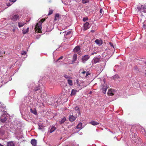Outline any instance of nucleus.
<instances>
[{
  "label": "nucleus",
  "mask_w": 146,
  "mask_h": 146,
  "mask_svg": "<svg viewBox=\"0 0 146 146\" xmlns=\"http://www.w3.org/2000/svg\"><path fill=\"white\" fill-rule=\"evenodd\" d=\"M49 131L50 132V133H52L53 131H54L56 129V127L53 126H50L49 128Z\"/></svg>",
  "instance_id": "nucleus-9"
},
{
  "label": "nucleus",
  "mask_w": 146,
  "mask_h": 146,
  "mask_svg": "<svg viewBox=\"0 0 146 146\" xmlns=\"http://www.w3.org/2000/svg\"><path fill=\"white\" fill-rule=\"evenodd\" d=\"M8 116L6 113H3L2 114L0 117V121L2 123L6 122L7 119H8Z\"/></svg>",
  "instance_id": "nucleus-2"
},
{
  "label": "nucleus",
  "mask_w": 146,
  "mask_h": 146,
  "mask_svg": "<svg viewBox=\"0 0 146 146\" xmlns=\"http://www.w3.org/2000/svg\"><path fill=\"white\" fill-rule=\"evenodd\" d=\"M134 70H135L136 71H138V69L137 66H135L133 67Z\"/></svg>",
  "instance_id": "nucleus-32"
},
{
  "label": "nucleus",
  "mask_w": 146,
  "mask_h": 146,
  "mask_svg": "<svg viewBox=\"0 0 146 146\" xmlns=\"http://www.w3.org/2000/svg\"><path fill=\"white\" fill-rule=\"evenodd\" d=\"M89 25V23L88 22H86L85 24H84V30L86 31L90 28Z\"/></svg>",
  "instance_id": "nucleus-8"
},
{
  "label": "nucleus",
  "mask_w": 146,
  "mask_h": 146,
  "mask_svg": "<svg viewBox=\"0 0 146 146\" xmlns=\"http://www.w3.org/2000/svg\"><path fill=\"white\" fill-rule=\"evenodd\" d=\"M89 58V56L87 55H85L82 56V60L83 61H87Z\"/></svg>",
  "instance_id": "nucleus-12"
},
{
  "label": "nucleus",
  "mask_w": 146,
  "mask_h": 146,
  "mask_svg": "<svg viewBox=\"0 0 146 146\" xmlns=\"http://www.w3.org/2000/svg\"><path fill=\"white\" fill-rule=\"evenodd\" d=\"M95 42L97 44L99 45H101L103 43V41L102 40H99L97 39L95 41Z\"/></svg>",
  "instance_id": "nucleus-10"
},
{
  "label": "nucleus",
  "mask_w": 146,
  "mask_h": 146,
  "mask_svg": "<svg viewBox=\"0 0 146 146\" xmlns=\"http://www.w3.org/2000/svg\"><path fill=\"white\" fill-rule=\"evenodd\" d=\"M86 75L85 76V77L87 76L88 75L90 74L89 73V72H86Z\"/></svg>",
  "instance_id": "nucleus-39"
},
{
  "label": "nucleus",
  "mask_w": 146,
  "mask_h": 146,
  "mask_svg": "<svg viewBox=\"0 0 146 146\" xmlns=\"http://www.w3.org/2000/svg\"><path fill=\"white\" fill-rule=\"evenodd\" d=\"M40 86H38L37 87H36L35 89H34L33 90L34 92H36V91L38 90H40Z\"/></svg>",
  "instance_id": "nucleus-27"
},
{
  "label": "nucleus",
  "mask_w": 146,
  "mask_h": 146,
  "mask_svg": "<svg viewBox=\"0 0 146 146\" xmlns=\"http://www.w3.org/2000/svg\"><path fill=\"white\" fill-rule=\"evenodd\" d=\"M59 19L58 18H56L55 17V18L54 19V22H56L57 20Z\"/></svg>",
  "instance_id": "nucleus-41"
},
{
  "label": "nucleus",
  "mask_w": 146,
  "mask_h": 146,
  "mask_svg": "<svg viewBox=\"0 0 146 146\" xmlns=\"http://www.w3.org/2000/svg\"><path fill=\"white\" fill-rule=\"evenodd\" d=\"M137 8L138 11H142V10H141L143 9L142 8V6H141V8L138 7H137Z\"/></svg>",
  "instance_id": "nucleus-33"
},
{
  "label": "nucleus",
  "mask_w": 146,
  "mask_h": 146,
  "mask_svg": "<svg viewBox=\"0 0 146 146\" xmlns=\"http://www.w3.org/2000/svg\"><path fill=\"white\" fill-rule=\"evenodd\" d=\"M6 129L7 127H6L5 126L2 127L0 129V135H3L4 134Z\"/></svg>",
  "instance_id": "nucleus-4"
},
{
  "label": "nucleus",
  "mask_w": 146,
  "mask_h": 146,
  "mask_svg": "<svg viewBox=\"0 0 146 146\" xmlns=\"http://www.w3.org/2000/svg\"><path fill=\"white\" fill-rule=\"evenodd\" d=\"M110 44V45L112 47H113V48H114V46H113V44L111 43V42H110L109 43Z\"/></svg>",
  "instance_id": "nucleus-46"
},
{
  "label": "nucleus",
  "mask_w": 146,
  "mask_h": 146,
  "mask_svg": "<svg viewBox=\"0 0 146 146\" xmlns=\"http://www.w3.org/2000/svg\"><path fill=\"white\" fill-rule=\"evenodd\" d=\"M20 17H21L18 15H13L11 16L10 18L12 20L16 21L19 19Z\"/></svg>",
  "instance_id": "nucleus-3"
},
{
  "label": "nucleus",
  "mask_w": 146,
  "mask_h": 146,
  "mask_svg": "<svg viewBox=\"0 0 146 146\" xmlns=\"http://www.w3.org/2000/svg\"><path fill=\"white\" fill-rule=\"evenodd\" d=\"M100 13H103V11L102 9V8H100Z\"/></svg>",
  "instance_id": "nucleus-40"
},
{
  "label": "nucleus",
  "mask_w": 146,
  "mask_h": 146,
  "mask_svg": "<svg viewBox=\"0 0 146 146\" xmlns=\"http://www.w3.org/2000/svg\"><path fill=\"white\" fill-rule=\"evenodd\" d=\"M76 116L74 117L73 115H70L69 117V120L71 122L73 121L76 120Z\"/></svg>",
  "instance_id": "nucleus-7"
},
{
  "label": "nucleus",
  "mask_w": 146,
  "mask_h": 146,
  "mask_svg": "<svg viewBox=\"0 0 146 146\" xmlns=\"http://www.w3.org/2000/svg\"><path fill=\"white\" fill-rule=\"evenodd\" d=\"M145 76L146 77V73H145Z\"/></svg>",
  "instance_id": "nucleus-53"
},
{
  "label": "nucleus",
  "mask_w": 146,
  "mask_h": 146,
  "mask_svg": "<svg viewBox=\"0 0 146 146\" xmlns=\"http://www.w3.org/2000/svg\"><path fill=\"white\" fill-rule=\"evenodd\" d=\"M100 61V59L98 57H95L94 58L92 62L94 64H96Z\"/></svg>",
  "instance_id": "nucleus-11"
},
{
  "label": "nucleus",
  "mask_w": 146,
  "mask_h": 146,
  "mask_svg": "<svg viewBox=\"0 0 146 146\" xmlns=\"http://www.w3.org/2000/svg\"><path fill=\"white\" fill-rule=\"evenodd\" d=\"M45 19H42L36 24L35 27L36 31H37L38 33H42L41 30L42 28L41 25L42 23L45 21Z\"/></svg>",
  "instance_id": "nucleus-1"
},
{
  "label": "nucleus",
  "mask_w": 146,
  "mask_h": 146,
  "mask_svg": "<svg viewBox=\"0 0 146 146\" xmlns=\"http://www.w3.org/2000/svg\"><path fill=\"white\" fill-rule=\"evenodd\" d=\"M3 56L2 55L1 52L0 51V57H1Z\"/></svg>",
  "instance_id": "nucleus-48"
},
{
  "label": "nucleus",
  "mask_w": 146,
  "mask_h": 146,
  "mask_svg": "<svg viewBox=\"0 0 146 146\" xmlns=\"http://www.w3.org/2000/svg\"><path fill=\"white\" fill-rule=\"evenodd\" d=\"M39 128V129H41V127H40V126H39V128Z\"/></svg>",
  "instance_id": "nucleus-51"
},
{
  "label": "nucleus",
  "mask_w": 146,
  "mask_h": 146,
  "mask_svg": "<svg viewBox=\"0 0 146 146\" xmlns=\"http://www.w3.org/2000/svg\"><path fill=\"white\" fill-rule=\"evenodd\" d=\"M11 5L9 3H7V5L8 6H10V5Z\"/></svg>",
  "instance_id": "nucleus-47"
},
{
  "label": "nucleus",
  "mask_w": 146,
  "mask_h": 146,
  "mask_svg": "<svg viewBox=\"0 0 146 146\" xmlns=\"http://www.w3.org/2000/svg\"><path fill=\"white\" fill-rule=\"evenodd\" d=\"M7 146H15V145L13 142L9 141L7 143Z\"/></svg>",
  "instance_id": "nucleus-17"
},
{
  "label": "nucleus",
  "mask_w": 146,
  "mask_h": 146,
  "mask_svg": "<svg viewBox=\"0 0 146 146\" xmlns=\"http://www.w3.org/2000/svg\"><path fill=\"white\" fill-rule=\"evenodd\" d=\"M97 52H94L92 53L91 55H94V54H96V53H97Z\"/></svg>",
  "instance_id": "nucleus-45"
},
{
  "label": "nucleus",
  "mask_w": 146,
  "mask_h": 146,
  "mask_svg": "<svg viewBox=\"0 0 146 146\" xmlns=\"http://www.w3.org/2000/svg\"><path fill=\"white\" fill-rule=\"evenodd\" d=\"M42 90H40V91H39V92L40 93H44V89H42Z\"/></svg>",
  "instance_id": "nucleus-36"
},
{
  "label": "nucleus",
  "mask_w": 146,
  "mask_h": 146,
  "mask_svg": "<svg viewBox=\"0 0 146 146\" xmlns=\"http://www.w3.org/2000/svg\"><path fill=\"white\" fill-rule=\"evenodd\" d=\"M26 23L22 21H20L18 23V26L19 28L23 27Z\"/></svg>",
  "instance_id": "nucleus-13"
},
{
  "label": "nucleus",
  "mask_w": 146,
  "mask_h": 146,
  "mask_svg": "<svg viewBox=\"0 0 146 146\" xmlns=\"http://www.w3.org/2000/svg\"><path fill=\"white\" fill-rule=\"evenodd\" d=\"M88 20V19L87 18H84L83 19V20L84 21H86L87 20Z\"/></svg>",
  "instance_id": "nucleus-37"
},
{
  "label": "nucleus",
  "mask_w": 146,
  "mask_h": 146,
  "mask_svg": "<svg viewBox=\"0 0 146 146\" xmlns=\"http://www.w3.org/2000/svg\"><path fill=\"white\" fill-rule=\"evenodd\" d=\"M26 53V52L25 51H22L21 52V54L22 55H24Z\"/></svg>",
  "instance_id": "nucleus-34"
},
{
  "label": "nucleus",
  "mask_w": 146,
  "mask_h": 146,
  "mask_svg": "<svg viewBox=\"0 0 146 146\" xmlns=\"http://www.w3.org/2000/svg\"><path fill=\"white\" fill-rule=\"evenodd\" d=\"M0 146H3V145H1V144H0Z\"/></svg>",
  "instance_id": "nucleus-52"
},
{
  "label": "nucleus",
  "mask_w": 146,
  "mask_h": 146,
  "mask_svg": "<svg viewBox=\"0 0 146 146\" xmlns=\"http://www.w3.org/2000/svg\"><path fill=\"white\" fill-rule=\"evenodd\" d=\"M63 56H61L59 58H58V60H57V61H58L59 60H60L61 59H62L63 58Z\"/></svg>",
  "instance_id": "nucleus-42"
},
{
  "label": "nucleus",
  "mask_w": 146,
  "mask_h": 146,
  "mask_svg": "<svg viewBox=\"0 0 146 146\" xmlns=\"http://www.w3.org/2000/svg\"><path fill=\"white\" fill-rule=\"evenodd\" d=\"M77 59V55L76 54H74L73 56L72 62H74Z\"/></svg>",
  "instance_id": "nucleus-16"
},
{
  "label": "nucleus",
  "mask_w": 146,
  "mask_h": 146,
  "mask_svg": "<svg viewBox=\"0 0 146 146\" xmlns=\"http://www.w3.org/2000/svg\"><path fill=\"white\" fill-rule=\"evenodd\" d=\"M132 139L136 143L137 141V137L136 134H135L134 133H132Z\"/></svg>",
  "instance_id": "nucleus-5"
},
{
  "label": "nucleus",
  "mask_w": 146,
  "mask_h": 146,
  "mask_svg": "<svg viewBox=\"0 0 146 146\" xmlns=\"http://www.w3.org/2000/svg\"><path fill=\"white\" fill-rule=\"evenodd\" d=\"M89 123L94 126L98 125L99 124L98 122L94 121H92Z\"/></svg>",
  "instance_id": "nucleus-15"
},
{
  "label": "nucleus",
  "mask_w": 146,
  "mask_h": 146,
  "mask_svg": "<svg viewBox=\"0 0 146 146\" xmlns=\"http://www.w3.org/2000/svg\"><path fill=\"white\" fill-rule=\"evenodd\" d=\"M71 31H68L66 34V35H69L70 34H71Z\"/></svg>",
  "instance_id": "nucleus-38"
},
{
  "label": "nucleus",
  "mask_w": 146,
  "mask_h": 146,
  "mask_svg": "<svg viewBox=\"0 0 146 146\" xmlns=\"http://www.w3.org/2000/svg\"><path fill=\"white\" fill-rule=\"evenodd\" d=\"M82 123H79L76 126V128L77 129H81L82 128Z\"/></svg>",
  "instance_id": "nucleus-19"
},
{
  "label": "nucleus",
  "mask_w": 146,
  "mask_h": 146,
  "mask_svg": "<svg viewBox=\"0 0 146 146\" xmlns=\"http://www.w3.org/2000/svg\"><path fill=\"white\" fill-rule=\"evenodd\" d=\"M86 73V72L85 71H83L82 72H81V73L82 74H85Z\"/></svg>",
  "instance_id": "nucleus-43"
},
{
  "label": "nucleus",
  "mask_w": 146,
  "mask_h": 146,
  "mask_svg": "<svg viewBox=\"0 0 146 146\" xmlns=\"http://www.w3.org/2000/svg\"><path fill=\"white\" fill-rule=\"evenodd\" d=\"M75 110L77 112V113L78 114V115H79L80 113V111L79 107L78 106L76 107L75 108Z\"/></svg>",
  "instance_id": "nucleus-20"
},
{
  "label": "nucleus",
  "mask_w": 146,
  "mask_h": 146,
  "mask_svg": "<svg viewBox=\"0 0 146 146\" xmlns=\"http://www.w3.org/2000/svg\"><path fill=\"white\" fill-rule=\"evenodd\" d=\"M31 111V112L34 114L35 115H36L37 114V113L36 112V109H35L34 110H33L32 108L30 109Z\"/></svg>",
  "instance_id": "nucleus-22"
},
{
  "label": "nucleus",
  "mask_w": 146,
  "mask_h": 146,
  "mask_svg": "<svg viewBox=\"0 0 146 146\" xmlns=\"http://www.w3.org/2000/svg\"><path fill=\"white\" fill-rule=\"evenodd\" d=\"M53 11L52 10H50L49 11V12L48 14V15H49L52 14L53 12Z\"/></svg>",
  "instance_id": "nucleus-31"
},
{
  "label": "nucleus",
  "mask_w": 146,
  "mask_h": 146,
  "mask_svg": "<svg viewBox=\"0 0 146 146\" xmlns=\"http://www.w3.org/2000/svg\"><path fill=\"white\" fill-rule=\"evenodd\" d=\"M64 76L66 78H68L70 79V77L69 76H68L66 74H64Z\"/></svg>",
  "instance_id": "nucleus-30"
},
{
  "label": "nucleus",
  "mask_w": 146,
  "mask_h": 146,
  "mask_svg": "<svg viewBox=\"0 0 146 146\" xmlns=\"http://www.w3.org/2000/svg\"><path fill=\"white\" fill-rule=\"evenodd\" d=\"M142 10V11H140L141 12H144V9H143V10Z\"/></svg>",
  "instance_id": "nucleus-49"
},
{
  "label": "nucleus",
  "mask_w": 146,
  "mask_h": 146,
  "mask_svg": "<svg viewBox=\"0 0 146 146\" xmlns=\"http://www.w3.org/2000/svg\"><path fill=\"white\" fill-rule=\"evenodd\" d=\"M29 27H28L26 30L24 29H23L22 31L23 34H25L27 33L29 31Z\"/></svg>",
  "instance_id": "nucleus-24"
},
{
  "label": "nucleus",
  "mask_w": 146,
  "mask_h": 146,
  "mask_svg": "<svg viewBox=\"0 0 146 146\" xmlns=\"http://www.w3.org/2000/svg\"><path fill=\"white\" fill-rule=\"evenodd\" d=\"M107 94L109 96H112L114 95V94L112 92L111 89H110L109 90Z\"/></svg>",
  "instance_id": "nucleus-18"
},
{
  "label": "nucleus",
  "mask_w": 146,
  "mask_h": 146,
  "mask_svg": "<svg viewBox=\"0 0 146 146\" xmlns=\"http://www.w3.org/2000/svg\"><path fill=\"white\" fill-rule=\"evenodd\" d=\"M143 27L145 28H146V20L143 23Z\"/></svg>",
  "instance_id": "nucleus-28"
},
{
  "label": "nucleus",
  "mask_w": 146,
  "mask_h": 146,
  "mask_svg": "<svg viewBox=\"0 0 146 146\" xmlns=\"http://www.w3.org/2000/svg\"><path fill=\"white\" fill-rule=\"evenodd\" d=\"M89 2V0H82V3L85 4Z\"/></svg>",
  "instance_id": "nucleus-29"
},
{
  "label": "nucleus",
  "mask_w": 146,
  "mask_h": 146,
  "mask_svg": "<svg viewBox=\"0 0 146 146\" xmlns=\"http://www.w3.org/2000/svg\"><path fill=\"white\" fill-rule=\"evenodd\" d=\"M16 1V0H9L10 2L13 3L15 2Z\"/></svg>",
  "instance_id": "nucleus-44"
},
{
  "label": "nucleus",
  "mask_w": 146,
  "mask_h": 146,
  "mask_svg": "<svg viewBox=\"0 0 146 146\" xmlns=\"http://www.w3.org/2000/svg\"><path fill=\"white\" fill-rule=\"evenodd\" d=\"M73 51L74 52L79 53L80 52V48L79 46H76L73 50Z\"/></svg>",
  "instance_id": "nucleus-6"
},
{
  "label": "nucleus",
  "mask_w": 146,
  "mask_h": 146,
  "mask_svg": "<svg viewBox=\"0 0 146 146\" xmlns=\"http://www.w3.org/2000/svg\"><path fill=\"white\" fill-rule=\"evenodd\" d=\"M108 88V87L107 86L105 87V88H103L102 89V92L103 93L105 94L106 93V90Z\"/></svg>",
  "instance_id": "nucleus-25"
},
{
  "label": "nucleus",
  "mask_w": 146,
  "mask_h": 146,
  "mask_svg": "<svg viewBox=\"0 0 146 146\" xmlns=\"http://www.w3.org/2000/svg\"><path fill=\"white\" fill-rule=\"evenodd\" d=\"M68 83L70 86H72L73 85L72 82V80L69 79L68 80H67Z\"/></svg>",
  "instance_id": "nucleus-26"
},
{
  "label": "nucleus",
  "mask_w": 146,
  "mask_h": 146,
  "mask_svg": "<svg viewBox=\"0 0 146 146\" xmlns=\"http://www.w3.org/2000/svg\"><path fill=\"white\" fill-rule=\"evenodd\" d=\"M31 143L33 146H36V145L37 142L35 139H32L31 140Z\"/></svg>",
  "instance_id": "nucleus-14"
},
{
  "label": "nucleus",
  "mask_w": 146,
  "mask_h": 146,
  "mask_svg": "<svg viewBox=\"0 0 146 146\" xmlns=\"http://www.w3.org/2000/svg\"><path fill=\"white\" fill-rule=\"evenodd\" d=\"M77 92V90L76 89H72V90L71 93V95L74 96L76 94V92Z\"/></svg>",
  "instance_id": "nucleus-21"
},
{
  "label": "nucleus",
  "mask_w": 146,
  "mask_h": 146,
  "mask_svg": "<svg viewBox=\"0 0 146 146\" xmlns=\"http://www.w3.org/2000/svg\"><path fill=\"white\" fill-rule=\"evenodd\" d=\"M55 17H56V18H59V17H60V15H59V14H58V13H57L56 14V15H55Z\"/></svg>",
  "instance_id": "nucleus-35"
},
{
  "label": "nucleus",
  "mask_w": 146,
  "mask_h": 146,
  "mask_svg": "<svg viewBox=\"0 0 146 146\" xmlns=\"http://www.w3.org/2000/svg\"><path fill=\"white\" fill-rule=\"evenodd\" d=\"M92 93V91H90V92L89 94H91Z\"/></svg>",
  "instance_id": "nucleus-50"
},
{
  "label": "nucleus",
  "mask_w": 146,
  "mask_h": 146,
  "mask_svg": "<svg viewBox=\"0 0 146 146\" xmlns=\"http://www.w3.org/2000/svg\"><path fill=\"white\" fill-rule=\"evenodd\" d=\"M66 120V118L65 117H63L60 121H59V123L60 124L64 123Z\"/></svg>",
  "instance_id": "nucleus-23"
}]
</instances>
